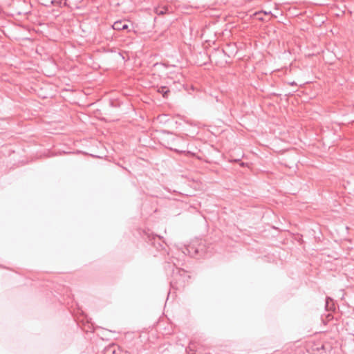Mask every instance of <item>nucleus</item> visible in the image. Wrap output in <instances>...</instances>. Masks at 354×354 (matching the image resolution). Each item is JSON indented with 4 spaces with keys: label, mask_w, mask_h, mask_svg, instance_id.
Here are the masks:
<instances>
[{
    "label": "nucleus",
    "mask_w": 354,
    "mask_h": 354,
    "mask_svg": "<svg viewBox=\"0 0 354 354\" xmlns=\"http://www.w3.org/2000/svg\"><path fill=\"white\" fill-rule=\"evenodd\" d=\"M173 277L176 281V285L179 284L180 286H185V283L191 278L187 271L179 268H176L173 270Z\"/></svg>",
    "instance_id": "nucleus-1"
},
{
    "label": "nucleus",
    "mask_w": 354,
    "mask_h": 354,
    "mask_svg": "<svg viewBox=\"0 0 354 354\" xmlns=\"http://www.w3.org/2000/svg\"><path fill=\"white\" fill-rule=\"evenodd\" d=\"M112 27L114 30H122L128 28V24L122 21H118L113 24Z\"/></svg>",
    "instance_id": "nucleus-2"
},
{
    "label": "nucleus",
    "mask_w": 354,
    "mask_h": 354,
    "mask_svg": "<svg viewBox=\"0 0 354 354\" xmlns=\"http://www.w3.org/2000/svg\"><path fill=\"white\" fill-rule=\"evenodd\" d=\"M158 92L161 93L165 98H167L170 93L169 88L166 86H160L158 88Z\"/></svg>",
    "instance_id": "nucleus-3"
},
{
    "label": "nucleus",
    "mask_w": 354,
    "mask_h": 354,
    "mask_svg": "<svg viewBox=\"0 0 354 354\" xmlns=\"http://www.w3.org/2000/svg\"><path fill=\"white\" fill-rule=\"evenodd\" d=\"M168 11V8L165 6H158L154 8V12L158 15H162Z\"/></svg>",
    "instance_id": "nucleus-4"
},
{
    "label": "nucleus",
    "mask_w": 354,
    "mask_h": 354,
    "mask_svg": "<svg viewBox=\"0 0 354 354\" xmlns=\"http://www.w3.org/2000/svg\"><path fill=\"white\" fill-rule=\"evenodd\" d=\"M52 4L58 6L59 7L62 6H67V0H59V1H52Z\"/></svg>",
    "instance_id": "nucleus-5"
},
{
    "label": "nucleus",
    "mask_w": 354,
    "mask_h": 354,
    "mask_svg": "<svg viewBox=\"0 0 354 354\" xmlns=\"http://www.w3.org/2000/svg\"><path fill=\"white\" fill-rule=\"evenodd\" d=\"M168 148L172 151H174L176 152H178V153H183V152H185V151H183V150H180L174 147H168Z\"/></svg>",
    "instance_id": "nucleus-6"
},
{
    "label": "nucleus",
    "mask_w": 354,
    "mask_h": 354,
    "mask_svg": "<svg viewBox=\"0 0 354 354\" xmlns=\"http://www.w3.org/2000/svg\"><path fill=\"white\" fill-rule=\"evenodd\" d=\"M289 84H290V85H297V84L295 82H290Z\"/></svg>",
    "instance_id": "nucleus-7"
},
{
    "label": "nucleus",
    "mask_w": 354,
    "mask_h": 354,
    "mask_svg": "<svg viewBox=\"0 0 354 354\" xmlns=\"http://www.w3.org/2000/svg\"><path fill=\"white\" fill-rule=\"evenodd\" d=\"M221 53H224V50H222L221 51H219Z\"/></svg>",
    "instance_id": "nucleus-8"
},
{
    "label": "nucleus",
    "mask_w": 354,
    "mask_h": 354,
    "mask_svg": "<svg viewBox=\"0 0 354 354\" xmlns=\"http://www.w3.org/2000/svg\"><path fill=\"white\" fill-rule=\"evenodd\" d=\"M171 287L174 288V285L172 284V283H171Z\"/></svg>",
    "instance_id": "nucleus-9"
}]
</instances>
